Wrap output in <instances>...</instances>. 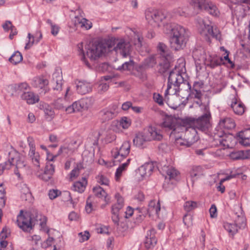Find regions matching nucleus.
Wrapping results in <instances>:
<instances>
[{
    "label": "nucleus",
    "mask_w": 250,
    "mask_h": 250,
    "mask_svg": "<svg viewBox=\"0 0 250 250\" xmlns=\"http://www.w3.org/2000/svg\"><path fill=\"white\" fill-rule=\"evenodd\" d=\"M223 132H220L215 133L214 137L215 139H217V138H219L218 139V141L220 144L223 145V146H229V144H226L227 142V140L225 138V136H223Z\"/></svg>",
    "instance_id": "obj_55"
},
{
    "label": "nucleus",
    "mask_w": 250,
    "mask_h": 250,
    "mask_svg": "<svg viewBox=\"0 0 250 250\" xmlns=\"http://www.w3.org/2000/svg\"><path fill=\"white\" fill-rule=\"evenodd\" d=\"M131 124V120L126 117H122L119 122L120 125L124 129L128 128L130 126Z\"/></svg>",
    "instance_id": "obj_52"
},
{
    "label": "nucleus",
    "mask_w": 250,
    "mask_h": 250,
    "mask_svg": "<svg viewBox=\"0 0 250 250\" xmlns=\"http://www.w3.org/2000/svg\"><path fill=\"white\" fill-rule=\"evenodd\" d=\"M116 199H117V203L112 206L111 208L112 213H115L117 212H119L124 206V199L119 194V193H116L115 195Z\"/></svg>",
    "instance_id": "obj_33"
},
{
    "label": "nucleus",
    "mask_w": 250,
    "mask_h": 250,
    "mask_svg": "<svg viewBox=\"0 0 250 250\" xmlns=\"http://www.w3.org/2000/svg\"><path fill=\"white\" fill-rule=\"evenodd\" d=\"M130 150V144L128 141L124 142L119 149L116 148L114 152L113 157L115 159H118L119 156L124 158L129 153Z\"/></svg>",
    "instance_id": "obj_18"
},
{
    "label": "nucleus",
    "mask_w": 250,
    "mask_h": 250,
    "mask_svg": "<svg viewBox=\"0 0 250 250\" xmlns=\"http://www.w3.org/2000/svg\"><path fill=\"white\" fill-rule=\"evenodd\" d=\"M55 166L50 161L46 163L44 172L40 175V177L44 181H48L52 178L55 173Z\"/></svg>",
    "instance_id": "obj_19"
},
{
    "label": "nucleus",
    "mask_w": 250,
    "mask_h": 250,
    "mask_svg": "<svg viewBox=\"0 0 250 250\" xmlns=\"http://www.w3.org/2000/svg\"><path fill=\"white\" fill-rule=\"evenodd\" d=\"M211 114L209 111H207L203 115L197 119L187 118L184 120V123L192 126L203 132H207L211 126L210 119Z\"/></svg>",
    "instance_id": "obj_5"
},
{
    "label": "nucleus",
    "mask_w": 250,
    "mask_h": 250,
    "mask_svg": "<svg viewBox=\"0 0 250 250\" xmlns=\"http://www.w3.org/2000/svg\"><path fill=\"white\" fill-rule=\"evenodd\" d=\"M49 82L47 79L44 77H36L34 78L32 80L31 84L35 87L38 88L42 90L40 94H45L47 91V85Z\"/></svg>",
    "instance_id": "obj_16"
},
{
    "label": "nucleus",
    "mask_w": 250,
    "mask_h": 250,
    "mask_svg": "<svg viewBox=\"0 0 250 250\" xmlns=\"http://www.w3.org/2000/svg\"><path fill=\"white\" fill-rule=\"evenodd\" d=\"M160 171L166 179H168L170 180H176L179 174V172L177 169L169 166H163Z\"/></svg>",
    "instance_id": "obj_14"
},
{
    "label": "nucleus",
    "mask_w": 250,
    "mask_h": 250,
    "mask_svg": "<svg viewBox=\"0 0 250 250\" xmlns=\"http://www.w3.org/2000/svg\"><path fill=\"white\" fill-rule=\"evenodd\" d=\"M36 35H39V37L37 39H35V37L33 36H32L30 33L28 34L29 41L26 44V45L25 46V49H28L30 48L33 45L35 42H36V43H38L42 38V34L40 31L37 32L36 33Z\"/></svg>",
    "instance_id": "obj_38"
},
{
    "label": "nucleus",
    "mask_w": 250,
    "mask_h": 250,
    "mask_svg": "<svg viewBox=\"0 0 250 250\" xmlns=\"http://www.w3.org/2000/svg\"><path fill=\"white\" fill-rule=\"evenodd\" d=\"M117 108V105L114 104L109 108L103 109L100 112L102 119L106 121L113 119L118 114Z\"/></svg>",
    "instance_id": "obj_17"
},
{
    "label": "nucleus",
    "mask_w": 250,
    "mask_h": 250,
    "mask_svg": "<svg viewBox=\"0 0 250 250\" xmlns=\"http://www.w3.org/2000/svg\"><path fill=\"white\" fill-rule=\"evenodd\" d=\"M240 143L244 146L250 145V128L240 131L237 134Z\"/></svg>",
    "instance_id": "obj_31"
},
{
    "label": "nucleus",
    "mask_w": 250,
    "mask_h": 250,
    "mask_svg": "<svg viewBox=\"0 0 250 250\" xmlns=\"http://www.w3.org/2000/svg\"><path fill=\"white\" fill-rule=\"evenodd\" d=\"M77 92L82 95L86 94L92 91V85L84 81H79L76 83Z\"/></svg>",
    "instance_id": "obj_23"
},
{
    "label": "nucleus",
    "mask_w": 250,
    "mask_h": 250,
    "mask_svg": "<svg viewBox=\"0 0 250 250\" xmlns=\"http://www.w3.org/2000/svg\"><path fill=\"white\" fill-rule=\"evenodd\" d=\"M135 213L136 214V219L138 223L141 222L145 217L147 213V209L146 208H136L135 209Z\"/></svg>",
    "instance_id": "obj_42"
},
{
    "label": "nucleus",
    "mask_w": 250,
    "mask_h": 250,
    "mask_svg": "<svg viewBox=\"0 0 250 250\" xmlns=\"http://www.w3.org/2000/svg\"><path fill=\"white\" fill-rule=\"evenodd\" d=\"M61 193V191L58 189H52L49 190L48 196L50 199L53 200L59 196Z\"/></svg>",
    "instance_id": "obj_60"
},
{
    "label": "nucleus",
    "mask_w": 250,
    "mask_h": 250,
    "mask_svg": "<svg viewBox=\"0 0 250 250\" xmlns=\"http://www.w3.org/2000/svg\"><path fill=\"white\" fill-rule=\"evenodd\" d=\"M41 216L39 215L38 211L36 209L25 213H23V210H21L17 216V223L23 231H27L32 229L33 223L35 224V222L41 220Z\"/></svg>",
    "instance_id": "obj_3"
},
{
    "label": "nucleus",
    "mask_w": 250,
    "mask_h": 250,
    "mask_svg": "<svg viewBox=\"0 0 250 250\" xmlns=\"http://www.w3.org/2000/svg\"><path fill=\"white\" fill-rule=\"evenodd\" d=\"M42 107L46 118H53L55 113L50 105L45 104L42 105Z\"/></svg>",
    "instance_id": "obj_48"
},
{
    "label": "nucleus",
    "mask_w": 250,
    "mask_h": 250,
    "mask_svg": "<svg viewBox=\"0 0 250 250\" xmlns=\"http://www.w3.org/2000/svg\"><path fill=\"white\" fill-rule=\"evenodd\" d=\"M197 207V203L192 201H187L184 205V208L187 212H189L196 208Z\"/></svg>",
    "instance_id": "obj_47"
},
{
    "label": "nucleus",
    "mask_w": 250,
    "mask_h": 250,
    "mask_svg": "<svg viewBox=\"0 0 250 250\" xmlns=\"http://www.w3.org/2000/svg\"><path fill=\"white\" fill-rule=\"evenodd\" d=\"M172 85L174 86V91L171 92V94H175L177 89L180 88V87H181V89L184 88L185 86H186L188 89L191 88V85L189 83L184 79L179 71L176 69L170 71L169 73L167 88L165 92V96L170 94L169 90Z\"/></svg>",
    "instance_id": "obj_2"
},
{
    "label": "nucleus",
    "mask_w": 250,
    "mask_h": 250,
    "mask_svg": "<svg viewBox=\"0 0 250 250\" xmlns=\"http://www.w3.org/2000/svg\"><path fill=\"white\" fill-rule=\"evenodd\" d=\"M175 142L177 145L179 146H185L187 147H189L191 145L188 144V140L185 137L184 139H182L181 136H175Z\"/></svg>",
    "instance_id": "obj_49"
},
{
    "label": "nucleus",
    "mask_w": 250,
    "mask_h": 250,
    "mask_svg": "<svg viewBox=\"0 0 250 250\" xmlns=\"http://www.w3.org/2000/svg\"><path fill=\"white\" fill-rule=\"evenodd\" d=\"M185 137L188 140V144L191 145L198 140L197 131L196 129L192 126L187 128L185 132Z\"/></svg>",
    "instance_id": "obj_24"
},
{
    "label": "nucleus",
    "mask_w": 250,
    "mask_h": 250,
    "mask_svg": "<svg viewBox=\"0 0 250 250\" xmlns=\"http://www.w3.org/2000/svg\"><path fill=\"white\" fill-rule=\"evenodd\" d=\"M93 192L94 195L99 198L104 199V201L106 204H109L110 202V198L108 196L105 191L100 186H97L93 188Z\"/></svg>",
    "instance_id": "obj_25"
},
{
    "label": "nucleus",
    "mask_w": 250,
    "mask_h": 250,
    "mask_svg": "<svg viewBox=\"0 0 250 250\" xmlns=\"http://www.w3.org/2000/svg\"><path fill=\"white\" fill-rule=\"evenodd\" d=\"M156 63L155 57L150 56L145 59L142 64L140 65L137 68V71H142L146 69L153 67Z\"/></svg>",
    "instance_id": "obj_28"
},
{
    "label": "nucleus",
    "mask_w": 250,
    "mask_h": 250,
    "mask_svg": "<svg viewBox=\"0 0 250 250\" xmlns=\"http://www.w3.org/2000/svg\"><path fill=\"white\" fill-rule=\"evenodd\" d=\"M237 16L239 17L244 18L245 16L244 9L241 6H238L236 10V13Z\"/></svg>",
    "instance_id": "obj_64"
},
{
    "label": "nucleus",
    "mask_w": 250,
    "mask_h": 250,
    "mask_svg": "<svg viewBox=\"0 0 250 250\" xmlns=\"http://www.w3.org/2000/svg\"><path fill=\"white\" fill-rule=\"evenodd\" d=\"M163 126L171 130L170 135H175L186 130L187 127L179 124L176 119L168 117L165 119L163 123Z\"/></svg>",
    "instance_id": "obj_9"
},
{
    "label": "nucleus",
    "mask_w": 250,
    "mask_h": 250,
    "mask_svg": "<svg viewBox=\"0 0 250 250\" xmlns=\"http://www.w3.org/2000/svg\"><path fill=\"white\" fill-rule=\"evenodd\" d=\"M22 60V56L21 54L19 52H15L9 58V61L13 64H17Z\"/></svg>",
    "instance_id": "obj_44"
},
{
    "label": "nucleus",
    "mask_w": 250,
    "mask_h": 250,
    "mask_svg": "<svg viewBox=\"0 0 250 250\" xmlns=\"http://www.w3.org/2000/svg\"><path fill=\"white\" fill-rule=\"evenodd\" d=\"M229 157L233 160L246 159L249 157L248 152L243 150L234 151L229 154Z\"/></svg>",
    "instance_id": "obj_34"
},
{
    "label": "nucleus",
    "mask_w": 250,
    "mask_h": 250,
    "mask_svg": "<svg viewBox=\"0 0 250 250\" xmlns=\"http://www.w3.org/2000/svg\"><path fill=\"white\" fill-rule=\"evenodd\" d=\"M202 168L200 166L194 167L190 171V177L192 181H194L195 178L197 179L201 175Z\"/></svg>",
    "instance_id": "obj_45"
},
{
    "label": "nucleus",
    "mask_w": 250,
    "mask_h": 250,
    "mask_svg": "<svg viewBox=\"0 0 250 250\" xmlns=\"http://www.w3.org/2000/svg\"><path fill=\"white\" fill-rule=\"evenodd\" d=\"M131 159H128L125 163L122 164L116 170L115 176L116 177H120L121 176L122 172L126 169L128 166Z\"/></svg>",
    "instance_id": "obj_50"
},
{
    "label": "nucleus",
    "mask_w": 250,
    "mask_h": 250,
    "mask_svg": "<svg viewBox=\"0 0 250 250\" xmlns=\"http://www.w3.org/2000/svg\"><path fill=\"white\" fill-rule=\"evenodd\" d=\"M145 16L148 24L153 27H159L164 24L163 21L166 18L164 13L156 10H147L145 12Z\"/></svg>",
    "instance_id": "obj_8"
},
{
    "label": "nucleus",
    "mask_w": 250,
    "mask_h": 250,
    "mask_svg": "<svg viewBox=\"0 0 250 250\" xmlns=\"http://www.w3.org/2000/svg\"><path fill=\"white\" fill-rule=\"evenodd\" d=\"M154 169L153 165L151 163H146L138 169V172L142 177L149 176Z\"/></svg>",
    "instance_id": "obj_30"
},
{
    "label": "nucleus",
    "mask_w": 250,
    "mask_h": 250,
    "mask_svg": "<svg viewBox=\"0 0 250 250\" xmlns=\"http://www.w3.org/2000/svg\"><path fill=\"white\" fill-rule=\"evenodd\" d=\"M78 50L79 52V55L82 56L81 60L88 65V62L86 60L84 51L83 50V43L78 44Z\"/></svg>",
    "instance_id": "obj_58"
},
{
    "label": "nucleus",
    "mask_w": 250,
    "mask_h": 250,
    "mask_svg": "<svg viewBox=\"0 0 250 250\" xmlns=\"http://www.w3.org/2000/svg\"><path fill=\"white\" fill-rule=\"evenodd\" d=\"M62 77L59 72L54 73L53 74V79L51 82L52 88L54 90L60 91L62 89Z\"/></svg>",
    "instance_id": "obj_26"
},
{
    "label": "nucleus",
    "mask_w": 250,
    "mask_h": 250,
    "mask_svg": "<svg viewBox=\"0 0 250 250\" xmlns=\"http://www.w3.org/2000/svg\"><path fill=\"white\" fill-rule=\"evenodd\" d=\"M235 126L234 120L229 118L226 117L220 120L218 124V127L221 129H231Z\"/></svg>",
    "instance_id": "obj_27"
},
{
    "label": "nucleus",
    "mask_w": 250,
    "mask_h": 250,
    "mask_svg": "<svg viewBox=\"0 0 250 250\" xmlns=\"http://www.w3.org/2000/svg\"><path fill=\"white\" fill-rule=\"evenodd\" d=\"M153 99L154 101L158 103L160 105L164 104L163 97L158 93H154Z\"/></svg>",
    "instance_id": "obj_61"
},
{
    "label": "nucleus",
    "mask_w": 250,
    "mask_h": 250,
    "mask_svg": "<svg viewBox=\"0 0 250 250\" xmlns=\"http://www.w3.org/2000/svg\"><path fill=\"white\" fill-rule=\"evenodd\" d=\"M112 48L111 42L97 41L90 43L85 47L86 55L91 61L98 59L105 53L111 50Z\"/></svg>",
    "instance_id": "obj_4"
},
{
    "label": "nucleus",
    "mask_w": 250,
    "mask_h": 250,
    "mask_svg": "<svg viewBox=\"0 0 250 250\" xmlns=\"http://www.w3.org/2000/svg\"><path fill=\"white\" fill-rule=\"evenodd\" d=\"M223 59L222 57L209 56L206 61L205 64L211 68H214L222 64L223 63Z\"/></svg>",
    "instance_id": "obj_29"
},
{
    "label": "nucleus",
    "mask_w": 250,
    "mask_h": 250,
    "mask_svg": "<svg viewBox=\"0 0 250 250\" xmlns=\"http://www.w3.org/2000/svg\"><path fill=\"white\" fill-rule=\"evenodd\" d=\"M183 222L188 227L192 224V217L188 213L186 214L183 217Z\"/></svg>",
    "instance_id": "obj_57"
},
{
    "label": "nucleus",
    "mask_w": 250,
    "mask_h": 250,
    "mask_svg": "<svg viewBox=\"0 0 250 250\" xmlns=\"http://www.w3.org/2000/svg\"><path fill=\"white\" fill-rule=\"evenodd\" d=\"M157 50L161 57L166 61V65L168 66L173 58L171 52L169 50L167 46L162 42L159 43L157 46Z\"/></svg>",
    "instance_id": "obj_12"
},
{
    "label": "nucleus",
    "mask_w": 250,
    "mask_h": 250,
    "mask_svg": "<svg viewBox=\"0 0 250 250\" xmlns=\"http://www.w3.org/2000/svg\"><path fill=\"white\" fill-rule=\"evenodd\" d=\"M199 21V32L208 42H210V37L216 39L220 38V32L217 28L213 29L211 25L206 23L202 19H200Z\"/></svg>",
    "instance_id": "obj_7"
},
{
    "label": "nucleus",
    "mask_w": 250,
    "mask_h": 250,
    "mask_svg": "<svg viewBox=\"0 0 250 250\" xmlns=\"http://www.w3.org/2000/svg\"><path fill=\"white\" fill-rule=\"evenodd\" d=\"M175 13L180 16L188 17L191 16V13L189 12L188 7H179L175 10Z\"/></svg>",
    "instance_id": "obj_46"
},
{
    "label": "nucleus",
    "mask_w": 250,
    "mask_h": 250,
    "mask_svg": "<svg viewBox=\"0 0 250 250\" xmlns=\"http://www.w3.org/2000/svg\"><path fill=\"white\" fill-rule=\"evenodd\" d=\"M160 209V204L159 202L156 203L155 201H151L148 205V208L147 209V213H155L158 214Z\"/></svg>",
    "instance_id": "obj_39"
},
{
    "label": "nucleus",
    "mask_w": 250,
    "mask_h": 250,
    "mask_svg": "<svg viewBox=\"0 0 250 250\" xmlns=\"http://www.w3.org/2000/svg\"><path fill=\"white\" fill-rule=\"evenodd\" d=\"M94 103V100L91 97H86L80 100V106H82L83 110H86L92 106Z\"/></svg>",
    "instance_id": "obj_40"
},
{
    "label": "nucleus",
    "mask_w": 250,
    "mask_h": 250,
    "mask_svg": "<svg viewBox=\"0 0 250 250\" xmlns=\"http://www.w3.org/2000/svg\"><path fill=\"white\" fill-rule=\"evenodd\" d=\"M27 142L30 147L29 156L32 159V162L37 167H40V155L38 152H35V145L34 140L32 137L27 138Z\"/></svg>",
    "instance_id": "obj_13"
},
{
    "label": "nucleus",
    "mask_w": 250,
    "mask_h": 250,
    "mask_svg": "<svg viewBox=\"0 0 250 250\" xmlns=\"http://www.w3.org/2000/svg\"><path fill=\"white\" fill-rule=\"evenodd\" d=\"M134 66V62L133 60L130 59L129 61L125 62L122 65L119 66L117 70L124 71H130L133 70Z\"/></svg>",
    "instance_id": "obj_41"
},
{
    "label": "nucleus",
    "mask_w": 250,
    "mask_h": 250,
    "mask_svg": "<svg viewBox=\"0 0 250 250\" xmlns=\"http://www.w3.org/2000/svg\"><path fill=\"white\" fill-rule=\"evenodd\" d=\"M146 141H148L146 140V136L145 132L137 134L133 140L134 144L139 147L142 146Z\"/></svg>",
    "instance_id": "obj_36"
},
{
    "label": "nucleus",
    "mask_w": 250,
    "mask_h": 250,
    "mask_svg": "<svg viewBox=\"0 0 250 250\" xmlns=\"http://www.w3.org/2000/svg\"><path fill=\"white\" fill-rule=\"evenodd\" d=\"M203 83L199 82H195L193 83V87L190 89H188L186 86H185L184 88L186 90H189L190 92V95L193 97L200 99L202 96L201 89L202 88Z\"/></svg>",
    "instance_id": "obj_22"
},
{
    "label": "nucleus",
    "mask_w": 250,
    "mask_h": 250,
    "mask_svg": "<svg viewBox=\"0 0 250 250\" xmlns=\"http://www.w3.org/2000/svg\"><path fill=\"white\" fill-rule=\"evenodd\" d=\"M79 235L80 237V242H83L87 240L90 237V234L88 231H84L83 234L82 232L79 233Z\"/></svg>",
    "instance_id": "obj_63"
},
{
    "label": "nucleus",
    "mask_w": 250,
    "mask_h": 250,
    "mask_svg": "<svg viewBox=\"0 0 250 250\" xmlns=\"http://www.w3.org/2000/svg\"><path fill=\"white\" fill-rule=\"evenodd\" d=\"M131 48V45L128 42L121 39L117 42V45L113 48V50L119 52L123 58H130Z\"/></svg>",
    "instance_id": "obj_11"
},
{
    "label": "nucleus",
    "mask_w": 250,
    "mask_h": 250,
    "mask_svg": "<svg viewBox=\"0 0 250 250\" xmlns=\"http://www.w3.org/2000/svg\"><path fill=\"white\" fill-rule=\"evenodd\" d=\"M87 184V182L86 178H83L82 182L78 181L74 183L73 186V190L80 193H82L84 191Z\"/></svg>",
    "instance_id": "obj_35"
},
{
    "label": "nucleus",
    "mask_w": 250,
    "mask_h": 250,
    "mask_svg": "<svg viewBox=\"0 0 250 250\" xmlns=\"http://www.w3.org/2000/svg\"><path fill=\"white\" fill-rule=\"evenodd\" d=\"M198 7L202 10L208 12L213 16H219V11L216 5L209 0H199Z\"/></svg>",
    "instance_id": "obj_10"
},
{
    "label": "nucleus",
    "mask_w": 250,
    "mask_h": 250,
    "mask_svg": "<svg viewBox=\"0 0 250 250\" xmlns=\"http://www.w3.org/2000/svg\"><path fill=\"white\" fill-rule=\"evenodd\" d=\"M234 223L239 229L244 228L246 225V219L243 216H237Z\"/></svg>",
    "instance_id": "obj_51"
},
{
    "label": "nucleus",
    "mask_w": 250,
    "mask_h": 250,
    "mask_svg": "<svg viewBox=\"0 0 250 250\" xmlns=\"http://www.w3.org/2000/svg\"><path fill=\"white\" fill-rule=\"evenodd\" d=\"M97 181L102 185L107 186L109 184L108 179L104 175L99 174L96 177Z\"/></svg>",
    "instance_id": "obj_54"
},
{
    "label": "nucleus",
    "mask_w": 250,
    "mask_h": 250,
    "mask_svg": "<svg viewBox=\"0 0 250 250\" xmlns=\"http://www.w3.org/2000/svg\"><path fill=\"white\" fill-rule=\"evenodd\" d=\"M144 132L146 136V140L148 141H161L163 139L161 130L154 126H149Z\"/></svg>",
    "instance_id": "obj_15"
},
{
    "label": "nucleus",
    "mask_w": 250,
    "mask_h": 250,
    "mask_svg": "<svg viewBox=\"0 0 250 250\" xmlns=\"http://www.w3.org/2000/svg\"><path fill=\"white\" fill-rule=\"evenodd\" d=\"M224 227L225 229L228 231V232L231 234L234 235L236 233L238 230V226H237L234 223V224H231L229 223H224Z\"/></svg>",
    "instance_id": "obj_43"
},
{
    "label": "nucleus",
    "mask_w": 250,
    "mask_h": 250,
    "mask_svg": "<svg viewBox=\"0 0 250 250\" xmlns=\"http://www.w3.org/2000/svg\"><path fill=\"white\" fill-rule=\"evenodd\" d=\"M9 159L12 162V165H14L15 162L16 168L14 170L15 174L18 177L21 178V172H25L28 166L25 162V158L23 156L21 155L15 150H12L8 153Z\"/></svg>",
    "instance_id": "obj_6"
},
{
    "label": "nucleus",
    "mask_w": 250,
    "mask_h": 250,
    "mask_svg": "<svg viewBox=\"0 0 250 250\" xmlns=\"http://www.w3.org/2000/svg\"><path fill=\"white\" fill-rule=\"evenodd\" d=\"M12 166V162L10 161H7L4 163L0 164V175H1L4 170L9 169Z\"/></svg>",
    "instance_id": "obj_56"
},
{
    "label": "nucleus",
    "mask_w": 250,
    "mask_h": 250,
    "mask_svg": "<svg viewBox=\"0 0 250 250\" xmlns=\"http://www.w3.org/2000/svg\"><path fill=\"white\" fill-rule=\"evenodd\" d=\"M164 32L170 34L171 48L179 50L185 46L188 38V32L184 27L178 24H167L164 25Z\"/></svg>",
    "instance_id": "obj_1"
},
{
    "label": "nucleus",
    "mask_w": 250,
    "mask_h": 250,
    "mask_svg": "<svg viewBox=\"0 0 250 250\" xmlns=\"http://www.w3.org/2000/svg\"><path fill=\"white\" fill-rule=\"evenodd\" d=\"M82 22L81 24V28H84L86 30L89 29L92 27V22L84 18L82 19Z\"/></svg>",
    "instance_id": "obj_59"
},
{
    "label": "nucleus",
    "mask_w": 250,
    "mask_h": 250,
    "mask_svg": "<svg viewBox=\"0 0 250 250\" xmlns=\"http://www.w3.org/2000/svg\"><path fill=\"white\" fill-rule=\"evenodd\" d=\"M65 103L66 101L64 99L59 98L54 102V107L59 110L64 109L65 107L64 104Z\"/></svg>",
    "instance_id": "obj_53"
},
{
    "label": "nucleus",
    "mask_w": 250,
    "mask_h": 250,
    "mask_svg": "<svg viewBox=\"0 0 250 250\" xmlns=\"http://www.w3.org/2000/svg\"><path fill=\"white\" fill-rule=\"evenodd\" d=\"M82 19H84L82 16H76L72 20L75 27L81 26V23L82 22Z\"/></svg>",
    "instance_id": "obj_62"
},
{
    "label": "nucleus",
    "mask_w": 250,
    "mask_h": 250,
    "mask_svg": "<svg viewBox=\"0 0 250 250\" xmlns=\"http://www.w3.org/2000/svg\"><path fill=\"white\" fill-rule=\"evenodd\" d=\"M230 107L234 113L238 115H242L245 112L246 107L244 104L235 97L232 99Z\"/></svg>",
    "instance_id": "obj_20"
},
{
    "label": "nucleus",
    "mask_w": 250,
    "mask_h": 250,
    "mask_svg": "<svg viewBox=\"0 0 250 250\" xmlns=\"http://www.w3.org/2000/svg\"><path fill=\"white\" fill-rule=\"evenodd\" d=\"M22 100H25L28 104H34L39 101L38 95H35L32 92H24L21 95Z\"/></svg>",
    "instance_id": "obj_32"
},
{
    "label": "nucleus",
    "mask_w": 250,
    "mask_h": 250,
    "mask_svg": "<svg viewBox=\"0 0 250 250\" xmlns=\"http://www.w3.org/2000/svg\"><path fill=\"white\" fill-rule=\"evenodd\" d=\"M193 56L195 59H197L199 61L203 62L204 63L208 58H207L205 51L203 48L195 50L193 52Z\"/></svg>",
    "instance_id": "obj_37"
},
{
    "label": "nucleus",
    "mask_w": 250,
    "mask_h": 250,
    "mask_svg": "<svg viewBox=\"0 0 250 250\" xmlns=\"http://www.w3.org/2000/svg\"><path fill=\"white\" fill-rule=\"evenodd\" d=\"M156 231L154 229H151L147 233L145 240V245L147 249L154 247L157 243V239L155 237Z\"/></svg>",
    "instance_id": "obj_21"
}]
</instances>
